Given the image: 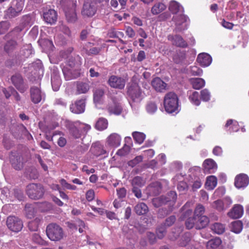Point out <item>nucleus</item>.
I'll use <instances>...</instances> for the list:
<instances>
[{
    "mask_svg": "<svg viewBox=\"0 0 249 249\" xmlns=\"http://www.w3.org/2000/svg\"><path fill=\"white\" fill-rule=\"evenodd\" d=\"M173 21L175 23L176 32H181L187 28V21L188 18L183 13L176 15L173 17Z\"/></svg>",
    "mask_w": 249,
    "mask_h": 249,
    "instance_id": "nucleus-13",
    "label": "nucleus"
},
{
    "mask_svg": "<svg viewBox=\"0 0 249 249\" xmlns=\"http://www.w3.org/2000/svg\"><path fill=\"white\" fill-rule=\"evenodd\" d=\"M191 83L193 88L196 89H199L205 86V82L204 79L199 78H192Z\"/></svg>",
    "mask_w": 249,
    "mask_h": 249,
    "instance_id": "nucleus-35",
    "label": "nucleus"
},
{
    "mask_svg": "<svg viewBox=\"0 0 249 249\" xmlns=\"http://www.w3.org/2000/svg\"><path fill=\"white\" fill-rule=\"evenodd\" d=\"M217 185V178L214 176H210L207 178L205 183L206 188L207 190H213Z\"/></svg>",
    "mask_w": 249,
    "mask_h": 249,
    "instance_id": "nucleus-32",
    "label": "nucleus"
},
{
    "mask_svg": "<svg viewBox=\"0 0 249 249\" xmlns=\"http://www.w3.org/2000/svg\"><path fill=\"white\" fill-rule=\"evenodd\" d=\"M89 90V86L88 84L79 83L77 85V92L78 94L86 93Z\"/></svg>",
    "mask_w": 249,
    "mask_h": 249,
    "instance_id": "nucleus-47",
    "label": "nucleus"
},
{
    "mask_svg": "<svg viewBox=\"0 0 249 249\" xmlns=\"http://www.w3.org/2000/svg\"><path fill=\"white\" fill-rule=\"evenodd\" d=\"M60 183L62 186L64 187V189L71 190H75L77 189V187L76 186L71 185L68 183L64 179H61L60 180Z\"/></svg>",
    "mask_w": 249,
    "mask_h": 249,
    "instance_id": "nucleus-57",
    "label": "nucleus"
},
{
    "mask_svg": "<svg viewBox=\"0 0 249 249\" xmlns=\"http://www.w3.org/2000/svg\"><path fill=\"white\" fill-rule=\"evenodd\" d=\"M25 211L26 216L28 218H32L35 214L34 207L31 204H27L25 206Z\"/></svg>",
    "mask_w": 249,
    "mask_h": 249,
    "instance_id": "nucleus-50",
    "label": "nucleus"
},
{
    "mask_svg": "<svg viewBox=\"0 0 249 249\" xmlns=\"http://www.w3.org/2000/svg\"><path fill=\"white\" fill-rule=\"evenodd\" d=\"M196 221V229L197 230H201L205 228L210 222L209 218L206 215L195 218Z\"/></svg>",
    "mask_w": 249,
    "mask_h": 249,
    "instance_id": "nucleus-27",
    "label": "nucleus"
},
{
    "mask_svg": "<svg viewBox=\"0 0 249 249\" xmlns=\"http://www.w3.org/2000/svg\"><path fill=\"white\" fill-rule=\"evenodd\" d=\"M78 128L80 129V130L82 133H86L90 129L91 127L89 125L87 124H83L79 122V124H78Z\"/></svg>",
    "mask_w": 249,
    "mask_h": 249,
    "instance_id": "nucleus-63",
    "label": "nucleus"
},
{
    "mask_svg": "<svg viewBox=\"0 0 249 249\" xmlns=\"http://www.w3.org/2000/svg\"><path fill=\"white\" fill-rule=\"evenodd\" d=\"M85 109V100L81 99L77 101L75 104L70 106L71 111L76 114H80L84 112Z\"/></svg>",
    "mask_w": 249,
    "mask_h": 249,
    "instance_id": "nucleus-21",
    "label": "nucleus"
},
{
    "mask_svg": "<svg viewBox=\"0 0 249 249\" xmlns=\"http://www.w3.org/2000/svg\"><path fill=\"white\" fill-rule=\"evenodd\" d=\"M205 210V208L202 205L200 204L197 205L194 211L193 217L199 218V217L204 216Z\"/></svg>",
    "mask_w": 249,
    "mask_h": 249,
    "instance_id": "nucleus-43",
    "label": "nucleus"
},
{
    "mask_svg": "<svg viewBox=\"0 0 249 249\" xmlns=\"http://www.w3.org/2000/svg\"><path fill=\"white\" fill-rule=\"evenodd\" d=\"M191 241V235L189 233H185L182 237L179 245L181 247L187 246Z\"/></svg>",
    "mask_w": 249,
    "mask_h": 249,
    "instance_id": "nucleus-51",
    "label": "nucleus"
},
{
    "mask_svg": "<svg viewBox=\"0 0 249 249\" xmlns=\"http://www.w3.org/2000/svg\"><path fill=\"white\" fill-rule=\"evenodd\" d=\"M108 83L112 88L123 89L125 86V81L122 78L112 75L109 77Z\"/></svg>",
    "mask_w": 249,
    "mask_h": 249,
    "instance_id": "nucleus-18",
    "label": "nucleus"
},
{
    "mask_svg": "<svg viewBox=\"0 0 249 249\" xmlns=\"http://www.w3.org/2000/svg\"><path fill=\"white\" fill-rule=\"evenodd\" d=\"M46 234L52 241H58L64 237V233L62 228L55 223H51L46 228Z\"/></svg>",
    "mask_w": 249,
    "mask_h": 249,
    "instance_id": "nucleus-4",
    "label": "nucleus"
},
{
    "mask_svg": "<svg viewBox=\"0 0 249 249\" xmlns=\"http://www.w3.org/2000/svg\"><path fill=\"white\" fill-rule=\"evenodd\" d=\"M231 231L236 233H240L243 228V223L240 220L232 222L230 225Z\"/></svg>",
    "mask_w": 249,
    "mask_h": 249,
    "instance_id": "nucleus-36",
    "label": "nucleus"
},
{
    "mask_svg": "<svg viewBox=\"0 0 249 249\" xmlns=\"http://www.w3.org/2000/svg\"><path fill=\"white\" fill-rule=\"evenodd\" d=\"M153 88L157 91L163 92L166 89L167 84L159 77H156L151 82Z\"/></svg>",
    "mask_w": 249,
    "mask_h": 249,
    "instance_id": "nucleus-25",
    "label": "nucleus"
},
{
    "mask_svg": "<svg viewBox=\"0 0 249 249\" xmlns=\"http://www.w3.org/2000/svg\"><path fill=\"white\" fill-rule=\"evenodd\" d=\"M189 100L190 102L196 106H199L200 104V100H199V94L198 92L194 91L189 96Z\"/></svg>",
    "mask_w": 249,
    "mask_h": 249,
    "instance_id": "nucleus-44",
    "label": "nucleus"
},
{
    "mask_svg": "<svg viewBox=\"0 0 249 249\" xmlns=\"http://www.w3.org/2000/svg\"><path fill=\"white\" fill-rule=\"evenodd\" d=\"M243 212V206L240 204H235L228 213V215L232 219H237L242 216Z\"/></svg>",
    "mask_w": 249,
    "mask_h": 249,
    "instance_id": "nucleus-20",
    "label": "nucleus"
},
{
    "mask_svg": "<svg viewBox=\"0 0 249 249\" xmlns=\"http://www.w3.org/2000/svg\"><path fill=\"white\" fill-rule=\"evenodd\" d=\"M221 243V239L218 237H216L209 240L207 242V248L208 249H217Z\"/></svg>",
    "mask_w": 249,
    "mask_h": 249,
    "instance_id": "nucleus-37",
    "label": "nucleus"
},
{
    "mask_svg": "<svg viewBox=\"0 0 249 249\" xmlns=\"http://www.w3.org/2000/svg\"><path fill=\"white\" fill-rule=\"evenodd\" d=\"M44 188L39 184L31 183L27 186L26 193L32 199H38L44 195Z\"/></svg>",
    "mask_w": 249,
    "mask_h": 249,
    "instance_id": "nucleus-7",
    "label": "nucleus"
},
{
    "mask_svg": "<svg viewBox=\"0 0 249 249\" xmlns=\"http://www.w3.org/2000/svg\"><path fill=\"white\" fill-rule=\"evenodd\" d=\"M211 230L215 233L221 234L225 231V226L219 223H215L211 226Z\"/></svg>",
    "mask_w": 249,
    "mask_h": 249,
    "instance_id": "nucleus-40",
    "label": "nucleus"
},
{
    "mask_svg": "<svg viewBox=\"0 0 249 249\" xmlns=\"http://www.w3.org/2000/svg\"><path fill=\"white\" fill-rule=\"evenodd\" d=\"M7 226L9 229L14 232H18L23 228V222L18 217L15 216H9L7 218Z\"/></svg>",
    "mask_w": 249,
    "mask_h": 249,
    "instance_id": "nucleus-11",
    "label": "nucleus"
},
{
    "mask_svg": "<svg viewBox=\"0 0 249 249\" xmlns=\"http://www.w3.org/2000/svg\"><path fill=\"white\" fill-rule=\"evenodd\" d=\"M51 82L53 90L55 91H58L61 84L60 77L57 75H55L52 76L51 78Z\"/></svg>",
    "mask_w": 249,
    "mask_h": 249,
    "instance_id": "nucleus-39",
    "label": "nucleus"
},
{
    "mask_svg": "<svg viewBox=\"0 0 249 249\" xmlns=\"http://www.w3.org/2000/svg\"><path fill=\"white\" fill-rule=\"evenodd\" d=\"M166 8V6L162 3H159L155 4L151 9V12L153 15H157Z\"/></svg>",
    "mask_w": 249,
    "mask_h": 249,
    "instance_id": "nucleus-42",
    "label": "nucleus"
},
{
    "mask_svg": "<svg viewBox=\"0 0 249 249\" xmlns=\"http://www.w3.org/2000/svg\"><path fill=\"white\" fill-rule=\"evenodd\" d=\"M177 196V194L175 192L171 191L167 196H161L154 198L153 203L156 207H159L162 205L166 204L167 202H169L170 205H173L176 201Z\"/></svg>",
    "mask_w": 249,
    "mask_h": 249,
    "instance_id": "nucleus-8",
    "label": "nucleus"
},
{
    "mask_svg": "<svg viewBox=\"0 0 249 249\" xmlns=\"http://www.w3.org/2000/svg\"><path fill=\"white\" fill-rule=\"evenodd\" d=\"M22 30V28L21 27H17L5 36V39L7 41L4 45V49L7 53H11L16 48L17 43L13 39V38H17L19 36L18 34Z\"/></svg>",
    "mask_w": 249,
    "mask_h": 249,
    "instance_id": "nucleus-2",
    "label": "nucleus"
},
{
    "mask_svg": "<svg viewBox=\"0 0 249 249\" xmlns=\"http://www.w3.org/2000/svg\"><path fill=\"white\" fill-rule=\"evenodd\" d=\"M10 162L12 166L16 170H20L23 168L26 161L23 156L17 152H12L9 156Z\"/></svg>",
    "mask_w": 249,
    "mask_h": 249,
    "instance_id": "nucleus-9",
    "label": "nucleus"
},
{
    "mask_svg": "<svg viewBox=\"0 0 249 249\" xmlns=\"http://www.w3.org/2000/svg\"><path fill=\"white\" fill-rule=\"evenodd\" d=\"M144 182L142 178L139 176L135 177L132 181L133 187H141L144 185Z\"/></svg>",
    "mask_w": 249,
    "mask_h": 249,
    "instance_id": "nucleus-56",
    "label": "nucleus"
},
{
    "mask_svg": "<svg viewBox=\"0 0 249 249\" xmlns=\"http://www.w3.org/2000/svg\"><path fill=\"white\" fill-rule=\"evenodd\" d=\"M121 140L122 138L120 135L117 133H114L107 137L106 143L110 147L116 148L120 145Z\"/></svg>",
    "mask_w": 249,
    "mask_h": 249,
    "instance_id": "nucleus-17",
    "label": "nucleus"
},
{
    "mask_svg": "<svg viewBox=\"0 0 249 249\" xmlns=\"http://www.w3.org/2000/svg\"><path fill=\"white\" fill-rule=\"evenodd\" d=\"M43 18L44 20L48 23H54L57 19V13L53 9H50L44 13Z\"/></svg>",
    "mask_w": 249,
    "mask_h": 249,
    "instance_id": "nucleus-26",
    "label": "nucleus"
},
{
    "mask_svg": "<svg viewBox=\"0 0 249 249\" xmlns=\"http://www.w3.org/2000/svg\"><path fill=\"white\" fill-rule=\"evenodd\" d=\"M79 63H65L62 66V71L67 80L76 78L80 76Z\"/></svg>",
    "mask_w": 249,
    "mask_h": 249,
    "instance_id": "nucleus-6",
    "label": "nucleus"
},
{
    "mask_svg": "<svg viewBox=\"0 0 249 249\" xmlns=\"http://www.w3.org/2000/svg\"><path fill=\"white\" fill-rule=\"evenodd\" d=\"M65 126L69 129L70 133L75 138H79L81 136V132L78 128L79 122H72L70 121H65Z\"/></svg>",
    "mask_w": 249,
    "mask_h": 249,
    "instance_id": "nucleus-15",
    "label": "nucleus"
},
{
    "mask_svg": "<svg viewBox=\"0 0 249 249\" xmlns=\"http://www.w3.org/2000/svg\"><path fill=\"white\" fill-rule=\"evenodd\" d=\"M130 147L125 144L123 147L117 152V154L120 156H124L127 155L130 151Z\"/></svg>",
    "mask_w": 249,
    "mask_h": 249,
    "instance_id": "nucleus-58",
    "label": "nucleus"
},
{
    "mask_svg": "<svg viewBox=\"0 0 249 249\" xmlns=\"http://www.w3.org/2000/svg\"><path fill=\"white\" fill-rule=\"evenodd\" d=\"M168 39L172 42L173 45L177 46L182 48L187 46L186 42L179 35H176L175 36L169 35L168 36Z\"/></svg>",
    "mask_w": 249,
    "mask_h": 249,
    "instance_id": "nucleus-24",
    "label": "nucleus"
},
{
    "mask_svg": "<svg viewBox=\"0 0 249 249\" xmlns=\"http://www.w3.org/2000/svg\"><path fill=\"white\" fill-rule=\"evenodd\" d=\"M38 224L39 220L38 219L30 221L28 223L29 229L31 231H36L38 229Z\"/></svg>",
    "mask_w": 249,
    "mask_h": 249,
    "instance_id": "nucleus-61",
    "label": "nucleus"
},
{
    "mask_svg": "<svg viewBox=\"0 0 249 249\" xmlns=\"http://www.w3.org/2000/svg\"><path fill=\"white\" fill-rule=\"evenodd\" d=\"M96 11V1L94 0H87L84 3L82 14L84 16L90 17L95 15Z\"/></svg>",
    "mask_w": 249,
    "mask_h": 249,
    "instance_id": "nucleus-12",
    "label": "nucleus"
},
{
    "mask_svg": "<svg viewBox=\"0 0 249 249\" xmlns=\"http://www.w3.org/2000/svg\"><path fill=\"white\" fill-rule=\"evenodd\" d=\"M164 106L166 111L169 113L178 111V98L174 92H170L165 95Z\"/></svg>",
    "mask_w": 249,
    "mask_h": 249,
    "instance_id": "nucleus-3",
    "label": "nucleus"
},
{
    "mask_svg": "<svg viewBox=\"0 0 249 249\" xmlns=\"http://www.w3.org/2000/svg\"><path fill=\"white\" fill-rule=\"evenodd\" d=\"M57 2L64 12L67 21L75 22L77 19L76 0H57Z\"/></svg>",
    "mask_w": 249,
    "mask_h": 249,
    "instance_id": "nucleus-1",
    "label": "nucleus"
},
{
    "mask_svg": "<svg viewBox=\"0 0 249 249\" xmlns=\"http://www.w3.org/2000/svg\"><path fill=\"white\" fill-rule=\"evenodd\" d=\"M169 9L172 13L176 15L183 13L184 12L183 7L176 1L170 2Z\"/></svg>",
    "mask_w": 249,
    "mask_h": 249,
    "instance_id": "nucleus-29",
    "label": "nucleus"
},
{
    "mask_svg": "<svg viewBox=\"0 0 249 249\" xmlns=\"http://www.w3.org/2000/svg\"><path fill=\"white\" fill-rule=\"evenodd\" d=\"M73 48L70 47L66 51H61L57 58L58 61H63L70 57L71 53L72 52Z\"/></svg>",
    "mask_w": 249,
    "mask_h": 249,
    "instance_id": "nucleus-45",
    "label": "nucleus"
},
{
    "mask_svg": "<svg viewBox=\"0 0 249 249\" xmlns=\"http://www.w3.org/2000/svg\"><path fill=\"white\" fill-rule=\"evenodd\" d=\"M241 39L242 42V47H246L249 40V35L246 31L243 30L241 33Z\"/></svg>",
    "mask_w": 249,
    "mask_h": 249,
    "instance_id": "nucleus-52",
    "label": "nucleus"
},
{
    "mask_svg": "<svg viewBox=\"0 0 249 249\" xmlns=\"http://www.w3.org/2000/svg\"><path fill=\"white\" fill-rule=\"evenodd\" d=\"M249 183V178L246 174H240L237 176L235 179V186L238 188H245L248 186Z\"/></svg>",
    "mask_w": 249,
    "mask_h": 249,
    "instance_id": "nucleus-19",
    "label": "nucleus"
},
{
    "mask_svg": "<svg viewBox=\"0 0 249 249\" xmlns=\"http://www.w3.org/2000/svg\"><path fill=\"white\" fill-rule=\"evenodd\" d=\"M90 150L93 154L96 156L106 153V151L104 149L103 146L99 142L93 143L91 147Z\"/></svg>",
    "mask_w": 249,
    "mask_h": 249,
    "instance_id": "nucleus-30",
    "label": "nucleus"
},
{
    "mask_svg": "<svg viewBox=\"0 0 249 249\" xmlns=\"http://www.w3.org/2000/svg\"><path fill=\"white\" fill-rule=\"evenodd\" d=\"M146 109L148 113L153 114L157 111V106L155 103L150 102L147 103Z\"/></svg>",
    "mask_w": 249,
    "mask_h": 249,
    "instance_id": "nucleus-54",
    "label": "nucleus"
},
{
    "mask_svg": "<svg viewBox=\"0 0 249 249\" xmlns=\"http://www.w3.org/2000/svg\"><path fill=\"white\" fill-rule=\"evenodd\" d=\"M204 172L207 174H212L217 169V165L212 159L206 160L203 162Z\"/></svg>",
    "mask_w": 249,
    "mask_h": 249,
    "instance_id": "nucleus-23",
    "label": "nucleus"
},
{
    "mask_svg": "<svg viewBox=\"0 0 249 249\" xmlns=\"http://www.w3.org/2000/svg\"><path fill=\"white\" fill-rule=\"evenodd\" d=\"M142 156H138L135 157L133 160H131L128 162V165L132 167H134L139 163L142 160Z\"/></svg>",
    "mask_w": 249,
    "mask_h": 249,
    "instance_id": "nucleus-60",
    "label": "nucleus"
},
{
    "mask_svg": "<svg viewBox=\"0 0 249 249\" xmlns=\"http://www.w3.org/2000/svg\"><path fill=\"white\" fill-rule=\"evenodd\" d=\"M38 43L43 51L46 52L47 53L52 51L54 47L53 42L49 39H42L38 41Z\"/></svg>",
    "mask_w": 249,
    "mask_h": 249,
    "instance_id": "nucleus-28",
    "label": "nucleus"
},
{
    "mask_svg": "<svg viewBox=\"0 0 249 249\" xmlns=\"http://www.w3.org/2000/svg\"><path fill=\"white\" fill-rule=\"evenodd\" d=\"M190 72L194 75H201L202 70L196 66H193L191 67Z\"/></svg>",
    "mask_w": 249,
    "mask_h": 249,
    "instance_id": "nucleus-64",
    "label": "nucleus"
},
{
    "mask_svg": "<svg viewBox=\"0 0 249 249\" xmlns=\"http://www.w3.org/2000/svg\"><path fill=\"white\" fill-rule=\"evenodd\" d=\"M132 136L135 141L139 144L142 143L145 138L144 133L139 132H134Z\"/></svg>",
    "mask_w": 249,
    "mask_h": 249,
    "instance_id": "nucleus-48",
    "label": "nucleus"
},
{
    "mask_svg": "<svg viewBox=\"0 0 249 249\" xmlns=\"http://www.w3.org/2000/svg\"><path fill=\"white\" fill-rule=\"evenodd\" d=\"M225 127L230 132H237L239 130V124L236 121L230 119L227 121Z\"/></svg>",
    "mask_w": 249,
    "mask_h": 249,
    "instance_id": "nucleus-31",
    "label": "nucleus"
},
{
    "mask_svg": "<svg viewBox=\"0 0 249 249\" xmlns=\"http://www.w3.org/2000/svg\"><path fill=\"white\" fill-rule=\"evenodd\" d=\"M212 206L220 212L226 209L224 202L221 200H217L214 201L212 204Z\"/></svg>",
    "mask_w": 249,
    "mask_h": 249,
    "instance_id": "nucleus-49",
    "label": "nucleus"
},
{
    "mask_svg": "<svg viewBox=\"0 0 249 249\" xmlns=\"http://www.w3.org/2000/svg\"><path fill=\"white\" fill-rule=\"evenodd\" d=\"M135 211L138 215H143L146 213L148 211V208L144 203L137 204L134 208Z\"/></svg>",
    "mask_w": 249,
    "mask_h": 249,
    "instance_id": "nucleus-34",
    "label": "nucleus"
},
{
    "mask_svg": "<svg viewBox=\"0 0 249 249\" xmlns=\"http://www.w3.org/2000/svg\"><path fill=\"white\" fill-rule=\"evenodd\" d=\"M10 23L6 21L0 22V35L4 33L9 28Z\"/></svg>",
    "mask_w": 249,
    "mask_h": 249,
    "instance_id": "nucleus-62",
    "label": "nucleus"
},
{
    "mask_svg": "<svg viewBox=\"0 0 249 249\" xmlns=\"http://www.w3.org/2000/svg\"><path fill=\"white\" fill-rule=\"evenodd\" d=\"M107 109L110 114L119 115L122 112V107L119 103L112 100L107 105Z\"/></svg>",
    "mask_w": 249,
    "mask_h": 249,
    "instance_id": "nucleus-22",
    "label": "nucleus"
},
{
    "mask_svg": "<svg viewBox=\"0 0 249 249\" xmlns=\"http://www.w3.org/2000/svg\"><path fill=\"white\" fill-rule=\"evenodd\" d=\"M24 6L23 0H14L12 6L6 11V16L9 18L18 16L21 12Z\"/></svg>",
    "mask_w": 249,
    "mask_h": 249,
    "instance_id": "nucleus-10",
    "label": "nucleus"
},
{
    "mask_svg": "<svg viewBox=\"0 0 249 249\" xmlns=\"http://www.w3.org/2000/svg\"><path fill=\"white\" fill-rule=\"evenodd\" d=\"M127 95L130 104L132 103H139L142 98L141 89L136 83L132 82L128 88Z\"/></svg>",
    "mask_w": 249,
    "mask_h": 249,
    "instance_id": "nucleus-5",
    "label": "nucleus"
},
{
    "mask_svg": "<svg viewBox=\"0 0 249 249\" xmlns=\"http://www.w3.org/2000/svg\"><path fill=\"white\" fill-rule=\"evenodd\" d=\"M201 99L204 102L209 101L211 98V93L208 89H205L200 91Z\"/></svg>",
    "mask_w": 249,
    "mask_h": 249,
    "instance_id": "nucleus-53",
    "label": "nucleus"
},
{
    "mask_svg": "<svg viewBox=\"0 0 249 249\" xmlns=\"http://www.w3.org/2000/svg\"><path fill=\"white\" fill-rule=\"evenodd\" d=\"M108 125V122L107 119L104 118H99L95 124V128L100 131L106 129Z\"/></svg>",
    "mask_w": 249,
    "mask_h": 249,
    "instance_id": "nucleus-38",
    "label": "nucleus"
},
{
    "mask_svg": "<svg viewBox=\"0 0 249 249\" xmlns=\"http://www.w3.org/2000/svg\"><path fill=\"white\" fill-rule=\"evenodd\" d=\"M30 97L34 104H38L44 97V93L39 87L32 86L30 88Z\"/></svg>",
    "mask_w": 249,
    "mask_h": 249,
    "instance_id": "nucleus-16",
    "label": "nucleus"
},
{
    "mask_svg": "<svg viewBox=\"0 0 249 249\" xmlns=\"http://www.w3.org/2000/svg\"><path fill=\"white\" fill-rule=\"evenodd\" d=\"M104 95V91L101 89L95 90L93 94V100L95 103H99Z\"/></svg>",
    "mask_w": 249,
    "mask_h": 249,
    "instance_id": "nucleus-46",
    "label": "nucleus"
},
{
    "mask_svg": "<svg viewBox=\"0 0 249 249\" xmlns=\"http://www.w3.org/2000/svg\"><path fill=\"white\" fill-rule=\"evenodd\" d=\"M34 51L31 44L24 45L20 51V55L23 58L29 57L33 53Z\"/></svg>",
    "mask_w": 249,
    "mask_h": 249,
    "instance_id": "nucleus-33",
    "label": "nucleus"
},
{
    "mask_svg": "<svg viewBox=\"0 0 249 249\" xmlns=\"http://www.w3.org/2000/svg\"><path fill=\"white\" fill-rule=\"evenodd\" d=\"M166 233V228L163 225L158 227L156 231V234L158 238L161 239L163 238Z\"/></svg>",
    "mask_w": 249,
    "mask_h": 249,
    "instance_id": "nucleus-55",
    "label": "nucleus"
},
{
    "mask_svg": "<svg viewBox=\"0 0 249 249\" xmlns=\"http://www.w3.org/2000/svg\"><path fill=\"white\" fill-rule=\"evenodd\" d=\"M11 81L16 89L20 92L24 93L28 88V85L24 83L19 74H16L11 77Z\"/></svg>",
    "mask_w": 249,
    "mask_h": 249,
    "instance_id": "nucleus-14",
    "label": "nucleus"
},
{
    "mask_svg": "<svg viewBox=\"0 0 249 249\" xmlns=\"http://www.w3.org/2000/svg\"><path fill=\"white\" fill-rule=\"evenodd\" d=\"M196 221L194 217H190L187 219L185 225L188 229H191L195 227L196 228Z\"/></svg>",
    "mask_w": 249,
    "mask_h": 249,
    "instance_id": "nucleus-59",
    "label": "nucleus"
},
{
    "mask_svg": "<svg viewBox=\"0 0 249 249\" xmlns=\"http://www.w3.org/2000/svg\"><path fill=\"white\" fill-rule=\"evenodd\" d=\"M196 61L197 62H212V57L208 53H202L198 55Z\"/></svg>",
    "mask_w": 249,
    "mask_h": 249,
    "instance_id": "nucleus-41",
    "label": "nucleus"
}]
</instances>
